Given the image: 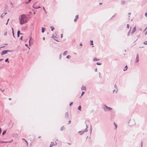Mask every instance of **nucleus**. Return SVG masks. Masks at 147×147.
<instances>
[{
    "label": "nucleus",
    "mask_w": 147,
    "mask_h": 147,
    "mask_svg": "<svg viewBox=\"0 0 147 147\" xmlns=\"http://www.w3.org/2000/svg\"><path fill=\"white\" fill-rule=\"evenodd\" d=\"M11 51L10 50H4V51H2L1 53V55H3L7 53V52H10Z\"/></svg>",
    "instance_id": "obj_4"
},
{
    "label": "nucleus",
    "mask_w": 147,
    "mask_h": 147,
    "mask_svg": "<svg viewBox=\"0 0 147 147\" xmlns=\"http://www.w3.org/2000/svg\"><path fill=\"white\" fill-rule=\"evenodd\" d=\"M90 45H93V41L92 40H90Z\"/></svg>",
    "instance_id": "obj_15"
},
{
    "label": "nucleus",
    "mask_w": 147,
    "mask_h": 147,
    "mask_svg": "<svg viewBox=\"0 0 147 147\" xmlns=\"http://www.w3.org/2000/svg\"><path fill=\"white\" fill-rule=\"evenodd\" d=\"M95 71L96 72L97 71V68H96V69H95Z\"/></svg>",
    "instance_id": "obj_50"
},
{
    "label": "nucleus",
    "mask_w": 147,
    "mask_h": 147,
    "mask_svg": "<svg viewBox=\"0 0 147 147\" xmlns=\"http://www.w3.org/2000/svg\"><path fill=\"white\" fill-rule=\"evenodd\" d=\"M138 57V54H137V55H136V62H138V60H137Z\"/></svg>",
    "instance_id": "obj_26"
},
{
    "label": "nucleus",
    "mask_w": 147,
    "mask_h": 147,
    "mask_svg": "<svg viewBox=\"0 0 147 147\" xmlns=\"http://www.w3.org/2000/svg\"><path fill=\"white\" fill-rule=\"evenodd\" d=\"M43 10H44V11H45V13H46V11L45 10V7H43Z\"/></svg>",
    "instance_id": "obj_30"
},
{
    "label": "nucleus",
    "mask_w": 147,
    "mask_h": 147,
    "mask_svg": "<svg viewBox=\"0 0 147 147\" xmlns=\"http://www.w3.org/2000/svg\"><path fill=\"white\" fill-rule=\"evenodd\" d=\"M65 128L64 126L62 127L60 129V130L61 131H62L63 130V129Z\"/></svg>",
    "instance_id": "obj_18"
},
{
    "label": "nucleus",
    "mask_w": 147,
    "mask_h": 147,
    "mask_svg": "<svg viewBox=\"0 0 147 147\" xmlns=\"http://www.w3.org/2000/svg\"><path fill=\"white\" fill-rule=\"evenodd\" d=\"M81 89L82 90H85L86 89V87H85L83 86L81 87Z\"/></svg>",
    "instance_id": "obj_10"
},
{
    "label": "nucleus",
    "mask_w": 147,
    "mask_h": 147,
    "mask_svg": "<svg viewBox=\"0 0 147 147\" xmlns=\"http://www.w3.org/2000/svg\"><path fill=\"white\" fill-rule=\"evenodd\" d=\"M147 34V31L145 33V35H146Z\"/></svg>",
    "instance_id": "obj_45"
},
{
    "label": "nucleus",
    "mask_w": 147,
    "mask_h": 147,
    "mask_svg": "<svg viewBox=\"0 0 147 147\" xmlns=\"http://www.w3.org/2000/svg\"><path fill=\"white\" fill-rule=\"evenodd\" d=\"M50 28H51V30L53 31L54 29V28L52 26H51Z\"/></svg>",
    "instance_id": "obj_19"
},
{
    "label": "nucleus",
    "mask_w": 147,
    "mask_h": 147,
    "mask_svg": "<svg viewBox=\"0 0 147 147\" xmlns=\"http://www.w3.org/2000/svg\"><path fill=\"white\" fill-rule=\"evenodd\" d=\"M115 87L116 88H117V86H116V85H115Z\"/></svg>",
    "instance_id": "obj_53"
},
{
    "label": "nucleus",
    "mask_w": 147,
    "mask_h": 147,
    "mask_svg": "<svg viewBox=\"0 0 147 147\" xmlns=\"http://www.w3.org/2000/svg\"><path fill=\"white\" fill-rule=\"evenodd\" d=\"M43 40H45V37H44V38H43Z\"/></svg>",
    "instance_id": "obj_62"
},
{
    "label": "nucleus",
    "mask_w": 147,
    "mask_h": 147,
    "mask_svg": "<svg viewBox=\"0 0 147 147\" xmlns=\"http://www.w3.org/2000/svg\"><path fill=\"white\" fill-rule=\"evenodd\" d=\"M71 57L70 55H68L66 57V58L68 59H69Z\"/></svg>",
    "instance_id": "obj_17"
},
{
    "label": "nucleus",
    "mask_w": 147,
    "mask_h": 147,
    "mask_svg": "<svg viewBox=\"0 0 147 147\" xmlns=\"http://www.w3.org/2000/svg\"><path fill=\"white\" fill-rule=\"evenodd\" d=\"M139 47L140 48H142L143 47Z\"/></svg>",
    "instance_id": "obj_58"
},
{
    "label": "nucleus",
    "mask_w": 147,
    "mask_h": 147,
    "mask_svg": "<svg viewBox=\"0 0 147 147\" xmlns=\"http://www.w3.org/2000/svg\"><path fill=\"white\" fill-rule=\"evenodd\" d=\"M101 63H96V64L97 65H101Z\"/></svg>",
    "instance_id": "obj_29"
},
{
    "label": "nucleus",
    "mask_w": 147,
    "mask_h": 147,
    "mask_svg": "<svg viewBox=\"0 0 147 147\" xmlns=\"http://www.w3.org/2000/svg\"><path fill=\"white\" fill-rule=\"evenodd\" d=\"M84 92H82V93L81 94V96H82L83 94H84Z\"/></svg>",
    "instance_id": "obj_35"
},
{
    "label": "nucleus",
    "mask_w": 147,
    "mask_h": 147,
    "mask_svg": "<svg viewBox=\"0 0 147 147\" xmlns=\"http://www.w3.org/2000/svg\"><path fill=\"white\" fill-rule=\"evenodd\" d=\"M11 98H9V100H11Z\"/></svg>",
    "instance_id": "obj_60"
},
{
    "label": "nucleus",
    "mask_w": 147,
    "mask_h": 147,
    "mask_svg": "<svg viewBox=\"0 0 147 147\" xmlns=\"http://www.w3.org/2000/svg\"><path fill=\"white\" fill-rule=\"evenodd\" d=\"M73 104V102H71L69 104V106H71Z\"/></svg>",
    "instance_id": "obj_37"
},
{
    "label": "nucleus",
    "mask_w": 147,
    "mask_h": 147,
    "mask_svg": "<svg viewBox=\"0 0 147 147\" xmlns=\"http://www.w3.org/2000/svg\"><path fill=\"white\" fill-rule=\"evenodd\" d=\"M143 44L145 45H147V41H145L143 43Z\"/></svg>",
    "instance_id": "obj_24"
},
{
    "label": "nucleus",
    "mask_w": 147,
    "mask_h": 147,
    "mask_svg": "<svg viewBox=\"0 0 147 147\" xmlns=\"http://www.w3.org/2000/svg\"><path fill=\"white\" fill-rule=\"evenodd\" d=\"M125 3V1H121V4H124Z\"/></svg>",
    "instance_id": "obj_25"
},
{
    "label": "nucleus",
    "mask_w": 147,
    "mask_h": 147,
    "mask_svg": "<svg viewBox=\"0 0 147 147\" xmlns=\"http://www.w3.org/2000/svg\"><path fill=\"white\" fill-rule=\"evenodd\" d=\"M52 38H53L56 41L59 42V41L58 40L56 39V38H57V37L55 36H54L53 35H52Z\"/></svg>",
    "instance_id": "obj_6"
},
{
    "label": "nucleus",
    "mask_w": 147,
    "mask_h": 147,
    "mask_svg": "<svg viewBox=\"0 0 147 147\" xmlns=\"http://www.w3.org/2000/svg\"><path fill=\"white\" fill-rule=\"evenodd\" d=\"M65 117L67 119H68L69 118V115L67 112H66L65 114Z\"/></svg>",
    "instance_id": "obj_5"
},
{
    "label": "nucleus",
    "mask_w": 147,
    "mask_h": 147,
    "mask_svg": "<svg viewBox=\"0 0 147 147\" xmlns=\"http://www.w3.org/2000/svg\"><path fill=\"white\" fill-rule=\"evenodd\" d=\"M135 30H136V27H135L133 29V30L131 32V34H132L133 33H134L135 32Z\"/></svg>",
    "instance_id": "obj_11"
},
{
    "label": "nucleus",
    "mask_w": 147,
    "mask_h": 147,
    "mask_svg": "<svg viewBox=\"0 0 147 147\" xmlns=\"http://www.w3.org/2000/svg\"><path fill=\"white\" fill-rule=\"evenodd\" d=\"M1 128H0V134H1Z\"/></svg>",
    "instance_id": "obj_55"
},
{
    "label": "nucleus",
    "mask_w": 147,
    "mask_h": 147,
    "mask_svg": "<svg viewBox=\"0 0 147 147\" xmlns=\"http://www.w3.org/2000/svg\"><path fill=\"white\" fill-rule=\"evenodd\" d=\"M4 47V46H3V47H0V49L1 48H3V47Z\"/></svg>",
    "instance_id": "obj_61"
},
{
    "label": "nucleus",
    "mask_w": 147,
    "mask_h": 147,
    "mask_svg": "<svg viewBox=\"0 0 147 147\" xmlns=\"http://www.w3.org/2000/svg\"><path fill=\"white\" fill-rule=\"evenodd\" d=\"M5 61V62H7V63H9V61H8V59L7 58V59H6Z\"/></svg>",
    "instance_id": "obj_21"
},
{
    "label": "nucleus",
    "mask_w": 147,
    "mask_h": 147,
    "mask_svg": "<svg viewBox=\"0 0 147 147\" xmlns=\"http://www.w3.org/2000/svg\"><path fill=\"white\" fill-rule=\"evenodd\" d=\"M80 46H82V43H80Z\"/></svg>",
    "instance_id": "obj_46"
},
{
    "label": "nucleus",
    "mask_w": 147,
    "mask_h": 147,
    "mask_svg": "<svg viewBox=\"0 0 147 147\" xmlns=\"http://www.w3.org/2000/svg\"><path fill=\"white\" fill-rule=\"evenodd\" d=\"M71 123V121L69 120L68 121V124H69Z\"/></svg>",
    "instance_id": "obj_42"
},
{
    "label": "nucleus",
    "mask_w": 147,
    "mask_h": 147,
    "mask_svg": "<svg viewBox=\"0 0 147 147\" xmlns=\"http://www.w3.org/2000/svg\"><path fill=\"white\" fill-rule=\"evenodd\" d=\"M25 45V46H26L28 47V45H27V44H26Z\"/></svg>",
    "instance_id": "obj_56"
},
{
    "label": "nucleus",
    "mask_w": 147,
    "mask_h": 147,
    "mask_svg": "<svg viewBox=\"0 0 147 147\" xmlns=\"http://www.w3.org/2000/svg\"><path fill=\"white\" fill-rule=\"evenodd\" d=\"M22 140H25L26 142L27 143V145L28 144V143L27 141L26 140H25L24 139H22Z\"/></svg>",
    "instance_id": "obj_34"
},
{
    "label": "nucleus",
    "mask_w": 147,
    "mask_h": 147,
    "mask_svg": "<svg viewBox=\"0 0 147 147\" xmlns=\"http://www.w3.org/2000/svg\"><path fill=\"white\" fill-rule=\"evenodd\" d=\"M61 38H62L63 37V34H61Z\"/></svg>",
    "instance_id": "obj_40"
},
{
    "label": "nucleus",
    "mask_w": 147,
    "mask_h": 147,
    "mask_svg": "<svg viewBox=\"0 0 147 147\" xmlns=\"http://www.w3.org/2000/svg\"><path fill=\"white\" fill-rule=\"evenodd\" d=\"M145 16L146 17H147V13H146L145 14Z\"/></svg>",
    "instance_id": "obj_38"
},
{
    "label": "nucleus",
    "mask_w": 147,
    "mask_h": 147,
    "mask_svg": "<svg viewBox=\"0 0 147 147\" xmlns=\"http://www.w3.org/2000/svg\"><path fill=\"white\" fill-rule=\"evenodd\" d=\"M102 3H99V4H100V5H101V4H102Z\"/></svg>",
    "instance_id": "obj_59"
},
{
    "label": "nucleus",
    "mask_w": 147,
    "mask_h": 147,
    "mask_svg": "<svg viewBox=\"0 0 147 147\" xmlns=\"http://www.w3.org/2000/svg\"><path fill=\"white\" fill-rule=\"evenodd\" d=\"M81 106L80 105L78 107V109L79 110H81Z\"/></svg>",
    "instance_id": "obj_20"
},
{
    "label": "nucleus",
    "mask_w": 147,
    "mask_h": 147,
    "mask_svg": "<svg viewBox=\"0 0 147 147\" xmlns=\"http://www.w3.org/2000/svg\"><path fill=\"white\" fill-rule=\"evenodd\" d=\"M114 125L115 127V129H116L117 128V126L116 124L115 123H114Z\"/></svg>",
    "instance_id": "obj_27"
},
{
    "label": "nucleus",
    "mask_w": 147,
    "mask_h": 147,
    "mask_svg": "<svg viewBox=\"0 0 147 147\" xmlns=\"http://www.w3.org/2000/svg\"><path fill=\"white\" fill-rule=\"evenodd\" d=\"M0 90H1V91L3 92L4 91V89L3 90L2 89L0 88Z\"/></svg>",
    "instance_id": "obj_33"
},
{
    "label": "nucleus",
    "mask_w": 147,
    "mask_h": 147,
    "mask_svg": "<svg viewBox=\"0 0 147 147\" xmlns=\"http://www.w3.org/2000/svg\"><path fill=\"white\" fill-rule=\"evenodd\" d=\"M11 29H12V32H14L13 29L12 28H11Z\"/></svg>",
    "instance_id": "obj_51"
},
{
    "label": "nucleus",
    "mask_w": 147,
    "mask_h": 147,
    "mask_svg": "<svg viewBox=\"0 0 147 147\" xmlns=\"http://www.w3.org/2000/svg\"><path fill=\"white\" fill-rule=\"evenodd\" d=\"M86 128L84 131H80L78 132L79 134H80V135H82V134H83L84 133V132H86L88 131V130L87 129V128H88V126H87V124H86Z\"/></svg>",
    "instance_id": "obj_3"
},
{
    "label": "nucleus",
    "mask_w": 147,
    "mask_h": 147,
    "mask_svg": "<svg viewBox=\"0 0 147 147\" xmlns=\"http://www.w3.org/2000/svg\"><path fill=\"white\" fill-rule=\"evenodd\" d=\"M22 37H23V36H22L20 38V40H22Z\"/></svg>",
    "instance_id": "obj_47"
},
{
    "label": "nucleus",
    "mask_w": 147,
    "mask_h": 147,
    "mask_svg": "<svg viewBox=\"0 0 147 147\" xmlns=\"http://www.w3.org/2000/svg\"><path fill=\"white\" fill-rule=\"evenodd\" d=\"M141 147H142V142L141 143Z\"/></svg>",
    "instance_id": "obj_64"
},
{
    "label": "nucleus",
    "mask_w": 147,
    "mask_h": 147,
    "mask_svg": "<svg viewBox=\"0 0 147 147\" xmlns=\"http://www.w3.org/2000/svg\"><path fill=\"white\" fill-rule=\"evenodd\" d=\"M20 34V31L19 30H18L17 32V34Z\"/></svg>",
    "instance_id": "obj_36"
},
{
    "label": "nucleus",
    "mask_w": 147,
    "mask_h": 147,
    "mask_svg": "<svg viewBox=\"0 0 147 147\" xmlns=\"http://www.w3.org/2000/svg\"><path fill=\"white\" fill-rule=\"evenodd\" d=\"M78 17V15H77L76 16L75 18L74 19V22H76L77 21V20Z\"/></svg>",
    "instance_id": "obj_7"
},
{
    "label": "nucleus",
    "mask_w": 147,
    "mask_h": 147,
    "mask_svg": "<svg viewBox=\"0 0 147 147\" xmlns=\"http://www.w3.org/2000/svg\"><path fill=\"white\" fill-rule=\"evenodd\" d=\"M20 23L21 24H23L27 22V17L24 14L21 15L19 18Z\"/></svg>",
    "instance_id": "obj_1"
},
{
    "label": "nucleus",
    "mask_w": 147,
    "mask_h": 147,
    "mask_svg": "<svg viewBox=\"0 0 147 147\" xmlns=\"http://www.w3.org/2000/svg\"><path fill=\"white\" fill-rule=\"evenodd\" d=\"M52 146H53L52 143H51L50 147H52Z\"/></svg>",
    "instance_id": "obj_28"
},
{
    "label": "nucleus",
    "mask_w": 147,
    "mask_h": 147,
    "mask_svg": "<svg viewBox=\"0 0 147 147\" xmlns=\"http://www.w3.org/2000/svg\"><path fill=\"white\" fill-rule=\"evenodd\" d=\"M45 28L42 27V32L44 33V32H45Z\"/></svg>",
    "instance_id": "obj_9"
},
{
    "label": "nucleus",
    "mask_w": 147,
    "mask_h": 147,
    "mask_svg": "<svg viewBox=\"0 0 147 147\" xmlns=\"http://www.w3.org/2000/svg\"><path fill=\"white\" fill-rule=\"evenodd\" d=\"M7 14V13H3L1 15V18H3V17L6 14Z\"/></svg>",
    "instance_id": "obj_8"
},
{
    "label": "nucleus",
    "mask_w": 147,
    "mask_h": 147,
    "mask_svg": "<svg viewBox=\"0 0 147 147\" xmlns=\"http://www.w3.org/2000/svg\"><path fill=\"white\" fill-rule=\"evenodd\" d=\"M131 122H133L134 124H135V122L134 121H131Z\"/></svg>",
    "instance_id": "obj_49"
},
{
    "label": "nucleus",
    "mask_w": 147,
    "mask_h": 147,
    "mask_svg": "<svg viewBox=\"0 0 147 147\" xmlns=\"http://www.w3.org/2000/svg\"><path fill=\"white\" fill-rule=\"evenodd\" d=\"M67 51H65L64 53H63V55L65 56V55H67Z\"/></svg>",
    "instance_id": "obj_12"
},
{
    "label": "nucleus",
    "mask_w": 147,
    "mask_h": 147,
    "mask_svg": "<svg viewBox=\"0 0 147 147\" xmlns=\"http://www.w3.org/2000/svg\"><path fill=\"white\" fill-rule=\"evenodd\" d=\"M127 28H129V25L128 24H127Z\"/></svg>",
    "instance_id": "obj_41"
},
{
    "label": "nucleus",
    "mask_w": 147,
    "mask_h": 147,
    "mask_svg": "<svg viewBox=\"0 0 147 147\" xmlns=\"http://www.w3.org/2000/svg\"><path fill=\"white\" fill-rule=\"evenodd\" d=\"M115 90H113V92H114L115 91Z\"/></svg>",
    "instance_id": "obj_57"
},
{
    "label": "nucleus",
    "mask_w": 147,
    "mask_h": 147,
    "mask_svg": "<svg viewBox=\"0 0 147 147\" xmlns=\"http://www.w3.org/2000/svg\"><path fill=\"white\" fill-rule=\"evenodd\" d=\"M51 143H52V145H53H53H56L57 144V143L56 142H55V144H54V142H51Z\"/></svg>",
    "instance_id": "obj_23"
},
{
    "label": "nucleus",
    "mask_w": 147,
    "mask_h": 147,
    "mask_svg": "<svg viewBox=\"0 0 147 147\" xmlns=\"http://www.w3.org/2000/svg\"><path fill=\"white\" fill-rule=\"evenodd\" d=\"M147 28V27H146V28L144 30V31H145V30H146V29Z\"/></svg>",
    "instance_id": "obj_48"
},
{
    "label": "nucleus",
    "mask_w": 147,
    "mask_h": 147,
    "mask_svg": "<svg viewBox=\"0 0 147 147\" xmlns=\"http://www.w3.org/2000/svg\"><path fill=\"white\" fill-rule=\"evenodd\" d=\"M98 60H99V59H97V58H94L93 59V61H98Z\"/></svg>",
    "instance_id": "obj_14"
},
{
    "label": "nucleus",
    "mask_w": 147,
    "mask_h": 147,
    "mask_svg": "<svg viewBox=\"0 0 147 147\" xmlns=\"http://www.w3.org/2000/svg\"><path fill=\"white\" fill-rule=\"evenodd\" d=\"M19 34H17V36L18 37H19Z\"/></svg>",
    "instance_id": "obj_54"
},
{
    "label": "nucleus",
    "mask_w": 147,
    "mask_h": 147,
    "mask_svg": "<svg viewBox=\"0 0 147 147\" xmlns=\"http://www.w3.org/2000/svg\"><path fill=\"white\" fill-rule=\"evenodd\" d=\"M31 0H28V2H25V3H30V1Z\"/></svg>",
    "instance_id": "obj_31"
},
{
    "label": "nucleus",
    "mask_w": 147,
    "mask_h": 147,
    "mask_svg": "<svg viewBox=\"0 0 147 147\" xmlns=\"http://www.w3.org/2000/svg\"><path fill=\"white\" fill-rule=\"evenodd\" d=\"M12 33H13V37L14 38H15V36H14V32H12Z\"/></svg>",
    "instance_id": "obj_43"
},
{
    "label": "nucleus",
    "mask_w": 147,
    "mask_h": 147,
    "mask_svg": "<svg viewBox=\"0 0 147 147\" xmlns=\"http://www.w3.org/2000/svg\"><path fill=\"white\" fill-rule=\"evenodd\" d=\"M31 37L30 38V39L29 40V43L30 44V40L31 39Z\"/></svg>",
    "instance_id": "obj_44"
},
{
    "label": "nucleus",
    "mask_w": 147,
    "mask_h": 147,
    "mask_svg": "<svg viewBox=\"0 0 147 147\" xmlns=\"http://www.w3.org/2000/svg\"><path fill=\"white\" fill-rule=\"evenodd\" d=\"M103 109L105 111H111L112 109V108L109 107H107L106 105H104L103 107Z\"/></svg>",
    "instance_id": "obj_2"
},
{
    "label": "nucleus",
    "mask_w": 147,
    "mask_h": 147,
    "mask_svg": "<svg viewBox=\"0 0 147 147\" xmlns=\"http://www.w3.org/2000/svg\"><path fill=\"white\" fill-rule=\"evenodd\" d=\"M130 14H131V13H128V15H130Z\"/></svg>",
    "instance_id": "obj_63"
},
{
    "label": "nucleus",
    "mask_w": 147,
    "mask_h": 147,
    "mask_svg": "<svg viewBox=\"0 0 147 147\" xmlns=\"http://www.w3.org/2000/svg\"><path fill=\"white\" fill-rule=\"evenodd\" d=\"M127 69V66L126 65L124 68L123 69L124 71H125Z\"/></svg>",
    "instance_id": "obj_13"
},
{
    "label": "nucleus",
    "mask_w": 147,
    "mask_h": 147,
    "mask_svg": "<svg viewBox=\"0 0 147 147\" xmlns=\"http://www.w3.org/2000/svg\"><path fill=\"white\" fill-rule=\"evenodd\" d=\"M33 7L34 8V9H38L40 8V6H39V7H34L33 6Z\"/></svg>",
    "instance_id": "obj_16"
},
{
    "label": "nucleus",
    "mask_w": 147,
    "mask_h": 147,
    "mask_svg": "<svg viewBox=\"0 0 147 147\" xmlns=\"http://www.w3.org/2000/svg\"><path fill=\"white\" fill-rule=\"evenodd\" d=\"M6 132V131L4 130L2 133V135H4Z\"/></svg>",
    "instance_id": "obj_22"
},
{
    "label": "nucleus",
    "mask_w": 147,
    "mask_h": 147,
    "mask_svg": "<svg viewBox=\"0 0 147 147\" xmlns=\"http://www.w3.org/2000/svg\"><path fill=\"white\" fill-rule=\"evenodd\" d=\"M7 35V32H5L4 33V35L5 36H6Z\"/></svg>",
    "instance_id": "obj_32"
},
{
    "label": "nucleus",
    "mask_w": 147,
    "mask_h": 147,
    "mask_svg": "<svg viewBox=\"0 0 147 147\" xmlns=\"http://www.w3.org/2000/svg\"><path fill=\"white\" fill-rule=\"evenodd\" d=\"M130 30L128 32V34H127V36H128L129 35V34L130 33Z\"/></svg>",
    "instance_id": "obj_39"
},
{
    "label": "nucleus",
    "mask_w": 147,
    "mask_h": 147,
    "mask_svg": "<svg viewBox=\"0 0 147 147\" xmlns=\"http://www.w3.org/2000/svg\"><path fill=\"white\" fill-rule=\"evenodd\" d=\"M3 60V59H0V61H1Z\"/></svg>",
    "instance_id": "obj_52"
}]
</instances>
